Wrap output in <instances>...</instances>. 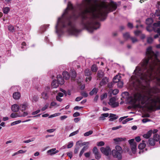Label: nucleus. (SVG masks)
Returning <instances> with one entry per match:
<instances>
[{"label": "nucleus", "mask_w": 160, "mask_h": 160, "mask_svg": "<svg viewBox=\"0 0 160 160\" xmlns=\"http://www.w3.org/2000/svg\"><path fill=\"white\" fill-rule=\"evenodd\" d=\"M96 2V0H84L74 7L69 2L62 16L58 18L55 26L56 32L62 34L64 32L62 29L65 28L70 34L77 36L80 31L75 28V21L79 18L82 26L89 32L99 28L100 24L98 20H105L109 12L116 9L117 4L112 2L109 5H99Z\"/></svg>", "instance_id": "f257e3e1"}, {"label": "nucleus", "mask_w": 160, "mask_h": 160, "mask_svg": "<svg viewBox=\"0 0 160 160\" xmlns=\"http://www.w3.org/2000/svg\"><path fill=\"white\" fill-rule=\"evenodd\" d=\"M147 57L137 67L134 71L135 75L131 77L134 86L138 87L148 86L149 82L155 80L160 86V60L158 58V53H154L151 47L147 49Z\"/></svg>", "instance_id": "f03ea898"}, {"label": "nucleus", "mask_w": 160, "mask_h": 160, "mask_svg": "<svg viewBox=\"0 0 160 160\" xmlns=\"http://www.w3.org/2000/svg\"><path fill=\"white\" fill-rule=\"evenodd\" d=\"M152 96V95L151 94L143 96L141 99V104L142 105L145 104L146 105H149L152 108L155 106L157 101Z\"/></svg>", "instance_id": "7ed1b4c3"}, {"label": "nucleus", "mask_w": 160, "mask_h": 160, "mask_svg": "<svg viewBox=\"0 0 160 160\" xmlns=\"http://www.w3.org/2000/svg\"><path fill=\"white\" fill-rule=\"evenodd\" d=\"M146 29L147 31L151 32L153 31L155 32H157L160 36V21H158L157 22L154 23L153 24L147 25Z\"/></svg>", "instance_id": "20e7f679"}, {"label": "nucleus", "mask_w": 160, "mask_h": 160, "mask_svg": "<svg viewBox=\"0 0 160 160\" xmlns=\"http://www.w3.org/2000/svg\"><path fill=\"white\" fill-rule=\"evenodd\" d=\"M154 139L150 138L148 140L149 144L151 146H153L155 143V141H159L160 144V136L157 134H155L153 136Z\"/></svg>", "instance_id": "39448f33"}, {"label": "nucleus", "mask_w": 160, "mask_h": 160, "mask_svg": "<svg viewBox=\"0 0 160 160\" xmlns=\"http://www.w3.org/2000/svg\"><path fill=\"white\" fill-rule=\"evenodd\" d=\"M100 150L103 154L107 156H108L111 153V149L109 146L101 147L100 148Z\"/></svg>", "instance_id": "423d86ee"}, {"label": "nucleus", "mask_w": 160, "mask_h": 160, "mask_svg": "<svg viewBox=\"0 0 160 160\" xmlns=\"http://www.w3.org/2000/svg\"><path fill=\"white\" fill-rule=\"evenodd\" d=\"M28 115V113L25 112H23L22 114L19 113H12L10 115V117L12 118H16L17 117H25Z\"/></svg>", "instance_id": "0eeeda50"}, {"label": "nucleus", "mask_w": 160, "mask_h": 160, "mask_svg": "<svg viewBox=\"0 0 160 160\" xmlns=\"http://www.w3.org/2000/svg\"><path fill=\"white\" fill-rule=\"evenodd\" d=\"M116 100V98L115 97H112L110 99L108 103L113 108L116 107L118 106L119 104L118 102H115Z\"/></svg>", "instance_id": "6e6552de"}, {"label": "nucleus", "mask_w": 160, "mask_h": 160, "mask_svg": "<svg viewBox=\"0 0 160 160\" xmlns=\"http://www.w3.org/2000/svg\"><path fill=\"white\" fill-rule=\"evenodd\" d=\"M122 153L115 150V149L113 150L112 151V153L113 156L115 158H118V159H121L122 158V156L121 154Z\"/></svg>", "instance_id": "1a4fd4ad"}, {"label": "nucleus", "mask_w": 160, "mask_h": 160, "mask_svg": "<svg viewBox=\"0 0 160 160\" xmlns=\"http://www.w3.org/2000/svg\"><path fill=\"white\" fill-rule=\"evenodd\" d=\"M120 78L121 76L118 75H116L113 78V82H111L110 83H109L108 84V86L109 87H110V86L112 87L114 83H118L119 81H120Z\"/></svg>", "instance_id": "9d476101"}, {"label": "nucleus", "mask_w": 160, "mask_h": 160, "mask_svg": "<svg viewBox=\"0 0 160 160\" xmlns=\"http://www.w3.org/2000/svg\"><path fill=\"white\" fill-rule=\"evenodd\" d=\"M28 104L27 102H25L23 104L20 105L19 108L20 110L22 111H25L28 108Z\"/></svg>", "instance_id": "9b49d317"}, {"label": "nucleus", "mask_w": 160, "mask_h": 160, "mask_svg": "<svg viewBox=\"0 0 160 160\" xmlns=\"http://www.w3.org/2000/svg\"><path fill=\"white\" fill-rule=\"evenodd\" d=\"M57 82L59 84L62 85L64 83V80L62 78V76L60 75H58L57 76Z\"/></svg>", "instance_id": "f8f14e48"}, {"label": "nucleus", "mask_w": 160, "mask_h": 160, "mask_svg": "<svg viewBox=\"0 0 160 160\" xmlns=\"http://www.w3.org/2000/svg\"><path fill=\"white\" fill-rule=\"evenodd\" d=\"M20 96L21 94L18 92H16L13 93V97L15 99H18L20 98Z\"/></svg>", "instance_id": "ddd939ff"}, {"label": "nucleus", "mask_w": 160, "mask_h": 160, "mask_svg": "<svg viewBox=\"0 0 160 160\" xmlns=\"http://www.w3.org/2000/svg\"><path fill=\"white\" fill-rule=\"evenodd\" d=\"M41 96L42 98L45 100H46L48 98V94L46 91L43 92L41 94Z\"/></svg>", "instance_id": "4468645a"}, {"label": "nucleus", "mask_w": 160, "mask_h": 160, "mask_svg": "<svg viewBox=\"0 0 160 160\" xmlns=\"http://www.w3.org/2000/svg\"><path fill=\"white\" fill-rule=\"evenodd\" d=\"M12 110L14 112H18L19 109V106L17 104H14L12 106Z\"/></svg>", "instance_id": "2eb2a0df"}, {"label": "nucleus", "mask_w": 160, "mask_h": 160, "mask_svg": "<svg viewBox=\"0 0 160 160\" xmlns=\"http://www.w3.org/2000/svg\"><path fill=\"white\" fill-rule=\"evenodd\" d=\"M152 133V130H150L148 132H147L146 134H144L143 136L144 138H148L150 137Z\"/></svg>", "instance_id": "dca6fc26"}, {"label": "nucleus", "mask_w": 160, "mask_h": 160, "mask_svg": "<svg viewBox=\"0 0 160 160\" xmlns=\"http://www.w3.org/2000/svg\"><path fill=\"white\" fill-rule=\"evenodd\" d=\"M62 74L63 76V78L66 80L69 79L70 77V75L68 73L67 71H64Z\"/></svg>", "instance_id": "f3484780"}, {"label": "nucleus", "mask_w": 160, "mask_h": 160, "mask_svg": "<svg viewBox=\"0 0 160 160\" xmlns=\"http://www.w3.org/2000/svg\"><path fill=\"white\" fill-rule=\"evenodd\" d=\"M108 82V79L106 77L103 78L102 81L100 82V85L101 86L106 84Z\"/></svg>", "instance_id": "a211bd4d"}, {"label": "nucleus", "mask_w": 160, "mask_h": 160, "mask_svg": "<svg viewBox=\"0 0 160 160\" xmlns=\"http://www.w3.org/2000/svg\"><path fill=\"white\" fill-rule=\"evenodd\" d=\"M56 149L55 148H53L52 149H50L49 150H48L47 151V153H49V152L51 153L50 155H53L54 154H55L57 153H58V151L57 150L56 151Z\"/></svg>", "instance_id": "6ab92c4d"}, {"label": "nucleus", "mask_w": 160, "mask_h": 160, "mask_svg": "<svg viewBox=\"0 0 160 160\" xmlns=\"http://www.w3.org/2000/svg\"><path fill=\"white\" fill-rule=\"evenodd\" d=\"M132 151V152L135 153L136 152V147H137V143H134V144L130 145Z\"/></svg>", "instance_id": "aec40b11"}, {"label": "nucleus", "mask_w": 160, "mask_h": 160, "mask_svg": "<svg viewBox=\"0 0 160 160\" xmlns=\"http://www.w3.org/2000/svg\"><path fill=\"white\" fill-rule=\"evenodd\" d=\"M49 25H47L42 26L40 28V31L42 33L46 31V28L49 27Z\"/></svg>", "instance_id": "412c9836"}, {"label": "nucleus", "mask_w": 160, "mask_h": 160, "mask_svg": "<svg viewBox=\"0 0 160 160\" xmlns=\"http://www.w3.org/2000/svg\"><path fill=\"white\" fill-rule=\"evenodd\" d=\"M59 83L56 80H54L53 81L52 83V86L53 88H57L59 85Z\"/></svg>", "instance_id": "4be33fe9"}, {"label": "nucleus", "mask_w": 160, "mask_h": 160, "mask_svg": "<svg viewBox=\"0 0 160 160\" xmlns=\"http://www.w3.org/2000/svg\"><path fill=\"white\" fill-rule=\"evenodd\" d=\"M146 146V144L144 140L142 141V143L140 144L138 146V148L140 149H143Z\"/></svg>", "instance_id": "5701e85b"}, {"label": "nucleus", "mask_w": 160, "mask_h": 160, "mask_svg": "<svg viewBox=\"0 0 160 160\" xmlns=\"http://www.w3.org/2000/svg\"><path fill=\"white\" fill-rule=\"evenodd\" d=\"M98 91V89L96 88H94L90 92L89 94L92 96L94 94H96Z\"/></svg>", "instance_id": "b1692460"}, {"label": "nucleus", "mask_w": 160, "mask_h": 160, "mask_svg": "<svg viewBox=\"0 0 160 160\" xmlns=\"http://www.w3.org/2000/svg\"><path fill=\"white\" fill-rule=\"evenodd\" d=\"M110 117L111 118L109 119V120L111 121L116 120L118 118V116H117L116 115L113 114H110Z\"/></svg>", "instance_id": "393cba45"}, {"label": "nucleus", "mask_w": 160, "mask_h": 160, "mask_svg": "<svg viewBox=\"0 0 160 160\" xmlns=\"http://www.w3.org/2000/svg\"><path fill=\"white\" fill-rule=\"evenodd\" d=\"M104 73L102 70H99L97 73V76L98 78H100L103 77Z\"/></svg>", "instance_id": "a878e982"}, {"label": "nucleus", "mask_w": 160, "mask_h": 160, "mask_svg": "<svg viewBox=\"0 0 160 160\" xmlns=\"http://www.w3.org/2000/svg\"><path fill=\"white\" fill-rule=\"evenodd\" d=\"M153 20L152 18H148L146 20V23L147 25H152Z\"/></svg>", "instance_id": "bb28decb"}, {"label": "nucleus", "mask_w": 160, "mask_h": 160, "mask_svg": "<svg viewBox=\"0 0 160 160\" xmlns=\"http://www.w3.org/2000/svg\"><path fill=\"white\" fill-rule=\"evenodd\" d=\"M85 75L86 76H89L92 74V72L89 69H86L84 71Z\"/></svg>", "instance_id": "cd10ccee"}, {"label": "nucleus", "mask_w": 160, "mask_h": 160, "mask_svg": "<svg viewBox=\"0 0 160 160\" xmlns=\"http://www.w3.org/2000/svg\"><path fill=\"white\" fill-rule=\"evenodd\" d=\"M92 71L94 72H96L98 70V68L95 64L93 65L91 67Z\"/></svg>", "instance_id": "c85d7f7f"}, {"label": "nucleus", "mask_w": 160, "mask_h": 160, "mask_svg": "<svg viewBox=\"0 0 160 160\" xmlns=\"http://www.w3.org/2000/svg\"><path fill=\"white\" fill-rule=\"evenodd\" d=\"M115 142H119L124 141V139L122 138H114L113 139Z\"/></svg>", "instance_id": "c756f323"}, {"label": "nucleus", "mask_w": 160, "mask_h": 160, "mask_svg": "<svg viewBox=\"0 0 160 160\" xmlns=\"http://www.w3.org/2000/svg\"><path fill=\"white\" fill-rule=\"evenodd\" d=\"M116 149H115V150H117V151L120 152H122V149L120 146H119L117 145L115 147Z\"/></svg>", "instance_id": "7c9ffc66"}, {"label": "nucleus", "mask_w": 160, "mask_h": 160, "mask_svg": "<svg viewBox=\"0 0 160 160\" xmlns=\"http://www.w3.org/2000/svg\"><path fill=\"white\" fill-rule=\"evenodd\" d=\"M123 37L124 38L126 39L130 38L129 34L128 32H126L124 34H123Z\"/></svg>", "instance_id": "2f4dec72"}, {"label": "nucleus", "mask_w": 160, "mask_h": 160, "mask_svg": "<svg viewBox=\"0 0 160 160\" xmlns=\"http://www.w3.org/2000/svg\"><path fill=\"white\" fill-rule=\"evenodd\" d=\"M8 29L10 31L12 32H13L15 31V29L14 27L13 26L10 25L8 26Z\"/></svg>", "instance_id": "473e14b6"}, {"label": "nucleus", "mask_w": 160, "mask_h": 160, "mask_svg": "<svg viewBox=\"0 0 160 160\" xmlns=\"http://www.w3.org/2000/svg\"><path fill=\"white\" fill-rule=\"evenodd\" d=\"M71 73L72 78H75L76 76V73L75 70H72Z\"/></svg>", "instance_id": "72a5a7b5"}, {"label": "nucleus", "mask_w": 160, "mask_h": 160, "mask_svg": "<svg viewBox=\"0 0 160 160\" xmlns=\"http://www.w3.org/2000/svg\"><path fill=\"white\" fill-rule=\"evenodd\" d=\"M123 85V83L122 81H120L118 82L117 85L119 88H122V87Z\"/></svg>", "instance_id": "f704fd0d"}, {"label": "nucleus", "mask_w": 160, "mask_h": 160, "mask_svg": "<svg viewBox=\"0 0 160 160\" xmlns=\"http://www.w3.org/2000/svg\"><path fill=\"white\" fill-rule=\"evenodd\" d=\"M9 8L8 7H5L3 9V12L5 14H7L9 11Z\"/></svg>", "instance_id": "c9c22d12"}, {"label": "nucleus", "mask_w": 160, "mask_h": 160, "mask_svg": "<svg viewBox=\"0 0 160 160\" xmlns=\"http://www.w3.org/2000/svg\"><path fill=\"white\" fill-rule=\"evenodd\" d=\"M93 133V131L92 130H90L88 132H87L84 133V136H88L89 135H91Z\"/></svg>", "instance_id": "e433bc0d"}, {"label": "nucleus", "mask_w": 160, "mask_h": 160, "mask_svg": "<svg viewBox=\"0 0 160 160\" xmlns=\"http://www.w3.org/2000/svg\"><path fill=\"white\" fill-rule=\"evenodd\" d=\"M95 156V158L97 159H99L101 157V155L99 152L94 154Z\"/></svg>", "instance_id": "4c0bfd02"}, {"label": "nucleus", "mask_w": 160, "mask_h": 160, "mask_svg": "<svg viewBox=\"0 0 160 160\" xmlns=\"http://www.w3.org/2000/svg\"><path fill=\"white\" fill-rule=\"evenodd\" d=\"M21 122V120L16 121H15L12 122L11 123V125L12 126H13L15 125H16L18 124H19V123H20Z\"/></svg>", "instance_id": "58836bf2"}, {"label": "nucleus", "mask_w": 160, "mask_h": 160, "mask_svg": "<svg viewBox=\"0 0 160 160\" xmlns=\"http://www.w3.org/2000/svg\"><path fill=\"white\" fill-rule=\"evenodd\" d=\"M38 97L37 96H34L32 98V101L37 102L38 100Z\"/></svg>", "instance_id": "ea45409f"}, {"label": "nucleus", "mask_w": 160, "mask_h": 160, "mask_svg": "<svg viewBox=\"0 0 160 160\" xmlns=\"http://www.w3.org/2000/svg\"><path fill=\"white\" fill-rule=\"evenodd\" d=\"M153 40V38L151 37H148L147 39V41L148 43H152Z\"/></svg>", "instance_id": "a19ab883"}, {"label": "nucleus", "mask_w": 160, "mask_h": 160, "mask_svg": "<svg viewBox=\"0 0 160 160\" xmlns=\"http://www.w3.org/2000/svg\"><path fill=\"white\" fill-rule=\"evenodd\" d=\"M78 132V130H77L75 131H74L72 133H71L69 136V137H72L74 135H75L77 134Z\"/></svg>", "instance_id": "79ce46f5"}, {"label": "nucleus", "mask_w": 160, "mask_h": 160, "mask_svg": "<svg viewBox=\"0 0 160 160\" xmlns=\"http://www.w3.org/2000/svg\"><path fill=\"white\" fill-rule=\"evenodd\" d=\"M92 152L93 153L95 154L97 153H98V150L96 147H94L93 149H92Z\"/></svg>", "instance_id": "37998d69"}, {"label": "nucleus", "mask_w": 160, "mask_h": 160, "mask_svg": "<svg viewBox=\"0 0 160 160\" xmlns=\"http://www.w3.org/2000/svg\"><path fill=\"white\" fill-rule=\"evenodd\" d=\"M35 139V138H32L31 139H29L27 140H25L23 141V142L25 143H29L32 141H33Z\"/></svg>", "instance_id": "c03bdc74"}, {"label": "nucleus", "mask_w": 160, "mask_h": 160, "mask_svg": "<svg viewBox=\"0 0 160 160\" xmlns=\"http://www.w3.org/2000/svg\"><path fill=\"white\" fill-rule=\"evenodd\" d=\"M73 146V143L72 142H69L68 143V144L67 146V148H72Z\"/></svg>", "instance_id": "a18cd8bd"}, {"label": "nucleus", "mask_w": 160, "mask_h": 160, "mask_svg": "<svg viewBox=\"0 0 160 160\" xmlns=\"http://www.w3.org/2000/svg\"><path fill=\"white\" fill-rule=\"evenodd\" d=\"M104 145V143L103 141H101L98 142L97 143V145L98 146H102Z\"/></svg>", "instance_id": "49530a36"}, {"label": "nucleus", "mask_w": 160, "mask_h": 160, "mask_svg": "<svg viewBox=\"0 0 160 160\" xmlns=\"http://www.w3.org/2000/svg\"><path fill=\"white\" fill-rule=\"evenodd\" d=\"M134 33L136 36H138L141 33V31L139 30H137L134 31Z\"/></svg>", "instance_id": "de8ad7c7"}, {"label": "nucleus", "mask_w": 160, "mask_h": 160, "mask_svg": "<svg viewBox=\"0 0 160 160\" xmlns=\"http://www.w3.org/2000/svg\"><path fill=\"white\" fill-rule=\"evenodd\" d=\"M60 114V113H56L55 114H53L51 115L50 116H49V118H52L53 117H55L57 116H58Z\"/></svg>", "instance_id": "09e8293b"}, {"label": "nucleus", "mask_w": 160, "mask_h": 160, "mask_svg": "<svg viewBox=\"0 0 160 160\" xmlns=\"http://www.w3.org/2000/svg\"><path fill=\"white\" fill-rule=\"evenodd\" d=\"M81 94L84 97H87L88 96V93L85 92H81Z\"/></svg>", "instance_id": "8fccbe9b"}, {"label": "nucleus", "mask_w": 160, "mask_h": 160, "mask_svg": "<svg viewBox=\"0 0 160 160\" xmlns=\"http://www.w3.org/2000/svg\"><path fill=\"white\" fill-rule=\"evenodd\" d=\"M50 105L52 106H59V105H57V102H52L50 104Z\"/></svg>", "instance_id": "3c124183"}, {"label": "nucleus", "mask_w": 160, "mask_h": 160, "mask_svg": "<svg viewBox=\"0 0 160 160\" xmlns=\"http://www.w3.org/2000/svg\"><path fill=\"white\" fill-rule=\"evenodd\" d=\"M155 15L157 16H160V10H156L155 13Z\"/></svg>", "instance_id": "603ef678"}, {"label": "nucleus", "mask_w": 160, "mask_h": 160, "mask_svg": "<svg viewBox=\"0 0 160 160\" xmlns=\"http://www.w3.org/2000/svg\"><path fill=\"white\" fill-rule=\"evenodd\" d=\"M131 39L132 41V42L133 43L138 41V39L135 38L131 37Z\"/></svg>", "instance_id": "864d4df0"}, {"label": "nucleus", "mask_w": 160, "mask_h": 160, "mask_svg": "<svg viewBox=\"0 0 160 160\" xmlns=\"http://www.w3.org/2000/svg\"><path fill=\"white\" fill-rule=\"evenodd\" d=\"M107 93H105L101 96V98L102 100L104 98H107Z\"/></svg>", "instance_id": "5fc2aeb1"}, {"label": "nucleus", "mask_w": 160, "mask_h": 160, "mask_svg": "<svg viewBox=\"0 0 160 160\" xmlns=\"http://www.w3.org/2000/svg\"><path fill=\"white\" fill-rule=\"evenodd\" d=\"M79 149V147H76L74 149V152L75 154H77Z\"/></svg>", "instance_id": "6e6d98bb"}, {"label": "nucleus", "mask_w": 160, "mask_h": 160, "mask_svg": "<svg viewBox=\"0 0 160 160\" xmlns=\"http://www.w3.org/2000/svg\"><path fill=\"white\" fill-rule=\"evenodd\" d=\"M48 107V104H47L45 105V106L43 107L41 109V111H44L45 110H46Z\"/></svg>", "instance_id": "4d7b16f0"}, {"label": "nucleus", "mask_w": 160, "mask_h": 160, "mask_svg": "<svg viewBox=\"0 0 160 160\" xmlns=\"http://www.w3.org/2000/svg\"><path fill=\"white\" fill-rule=\"evenodd\" d=\"M134 139H132L128 141L129 143L130 144V145L132 144H134V143H136V142H134Z\"/></svg>", "instance_id": "13d9d810"}, {"label": "nucleus", "mask_w": 160, "mask_h": 160, "mask_svg": "<svg viewBox=\"0 0 160 160\" xmlns=\"http://www.w3.org/2000/svg\"><path fill=\"white\" fill-rule=\"evenodd\" d=\"M119 92V91L117 89H115L112 92V93L113 95H116Z\"/></svg>", "instance_id": "bf43d9fd"}, {"label": "nucleus", "mask_w": 160, "mask_h": 160, "mask_svg": "<svg viewBox=\"0 0 160 160\" xmlns=\"http://www.w3.org/2000/svg\"><path fill=\"white\" fill-rule=\"evenodd\" d=\"M83 97L82 96L77 97L75 99V101L76 102H78L82 99Z\"/></svg>", "instance_id": "052dcab7"}, {"label": "nucleus", "mask_w": 160, "mask_h": 160, "mask_svg": "<svg viewBox=\"0 0 160 160\" xmlns=\"http://www.w3.org/2000/svg\"><path fill=\"white\" fill-rule=\"evenodd\" d=\"M90 154L91 152H89L85 153L84 155L86 158H89L90 156Z\"/></svg>", "instance_id": "680f3d73"}, {"label": "nucleus", "mask_w": 160, "mask_h": 160, "mask_svg": "<svg viewBox=\"0 0 160 160\" xmlns=\"http://www.w3.org/2000/svg\"><path fill=\"white\" fill-rule=\"evenodd\" d=\"M60 97H59L58 96H56V99L59 102H61L62 101V99L60 98Z\"/></svg>", "instance_id": "e2e57ef3"}, {"label": "nucleus", "mask_w": 160, "mask_h": 160, "mask_svg": "<svg viewBox=\"0 0 160 160\" xmlns=\"http://www.w3.org/2000/svg\"><path fill=\"white\" fill-rule=\"evenodd\" d=\"M122 127V126L121 125L112 128V130H114L118 129Z\"/></svg>", "instance_id": "0e129e2a"}, {"label": "nucleus", "mask_w": 160, "mask_h": 160, "mask_svg": "<svg viewBox=\"0 0 160 160\" xmlns=\"http://www.w3.org/2000/svg\"><path fill=\"white\" fill-rule=\"evenodd\" d=\"M67 155L70 158H71L72 157V152H67Z\"/></svg>", "instance_id": "69168bd1"}, {"label": "nucleus", "mask_w": 160, "mask_h": 160, "mask_svg": "<svg viewBox=\"0 0 160 160\" xmlns=\"http://www.w3.org/2000/svg\"><path fill=\"white\" fill-rule=\"evenodd\" d=\"M128 26L130 28H132L133 27V25L132 23L128 22Z\"/></svg>", "instance_id": "338daca9"}, {"label": "nucleus", "mask_w": 160, "mask_h": 160, "mask_svg": "<svg viewBox=\"0 0 160 160\" xmlns=\"http://www.w3.org/2000/svg\"><path fill=\"white\" fill-rule=\"evenodd\" d=\"M80 115V113L78 112H76L73 114V116L74 117H77Z\"/></svg>", "instance_id": "774afa93"}]
</instances>
